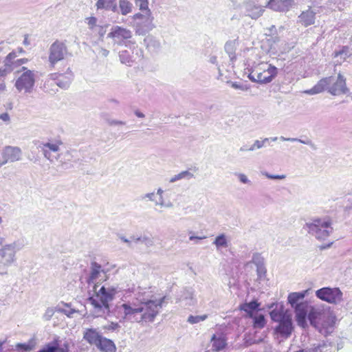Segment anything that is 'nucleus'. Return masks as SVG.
<instances>
[{
    "label": "nucleus",
    "mask_w": 352,
    "mask_h": 352,
    "mask_svg": "<svg viewBox=\"0 0 352 352\" xmlns=\"http://www.w3.org/2000/svg\"><path fill=\"white\" fill-rule=\"evenodd\" d=\"M148 288L133 285L125 290L122 302L115 308V315L120 322H152L159 314L166 299H153Z\"/></svg>",
    "instance_id": "f257e3e1"
},
{
    "label": "nucleus",
    "mask_w": 352,
    "mask_h": 352,
    "mask_svg": "<svg viewBox=\"0 0 352 352\" xmlns=\"http://www.w3.org/2000/svg\"><path fill=\"white\" fill-rule=\"evenodd\" d=\"M327 90L333 96H339L347 94L349 89L346 87V80L339 74L335 76H329L320 80L311 89L304 91L308 95H315Z\"/></svg>",
    "instance_id": "f03ea898"
},
{
    "label": "nucleus",
    "mask_w": 352,
    "mask_h": 352,
    "mask_svg": "<svg viewBox=\"0 0 352 352\" xmlns=\"http://www.w3.org/2000/svg\"><path fill=\"white\" fill-rule=\"evenodd\" d=\"M94 295L89 297V300L96 309L102 311V314L109 313L110 311L109 302H111L118 292V288L114 286H100L93 285L92 289H89V293Z\"/></svg>",
    "instance_id": "7ed1b4c3"
},
{
    "label": "nucleus",
    "mask_w": 352,
    "mask_h": 352,
    "mask_svg": "<svg viewBox=\"0 0 352 352\" xmlns=\"http://www.w3.org/2000/svg\"><path fill=\"white\" fill-rule=\"evenodd\" d=\"M309 289L300 292H292L287 297L288 303L294 309L298 325L303 328L307 326V318L309 310L308 302L303 301V299L309 294Z\"/></svg>",
    "instance_id": "20e7f679"
},
{
    "label": "nucleus",
    "mask_w": 352,
    "mask_h": 352,
    "mask_svg": "<svg viewBox=\"0 0 352 352\" xmlns=\"http://www.w3.org/2000/svg\"><path fill=\"white\" fill-rule=\"evenodd\" d=\"M249 71V79L261 84L271 82L278 74V69L267 62L255 64Z\"/></svg>",
    "instance_id": "39448f33"
},
{
    "label": "nucleus",
    "mask_w": 352,
    "mask_h": 352,
    "mask_svg": "<svg viewBox=\"0 0 352 352\" xmlns=\"http://www.w3.org/2000/svg\"><path fill=\"white\" fill-rule=\"evenodd\" d=\"M308 233L318 241L326 240L333 232L332 221L329 217L314 218L305 225Z\"/></svg>",
    "instance_id": "423d86ee"
},
{
    "label": "nucleus",
    "mask_w": 352,
    "mask_h": 352,
    "mask_svg": "<svg viewBox=\"0 0 352 352\" xmlns=\"http://www.w3.org/2000/svg\"><path fill=\"white\" fill-rule=\"evenodd\" d=\"M22 72L16 78L14 87L17 91L23 94H31L34 87L36 81V74L34 71L28 69L25 67H22L20 71Z\"/></svg>",
    "instance_id": "0eeeda50"
},
{
    "label": "nucleus",
    "mask_w": 352,
    "mask_h": 352,
    "mask_svg": "<svg viewBox=\"0 0 352 352\" xmlns=\"http://www.w3.org/2000/svg\"><path fill=\"white\" fill-rule=\"evenodd\" d=\"M71 56L65 42L56 40L49 47L48 62L50 68H54L56 64Z\"/></svg>",
    "instance_id": "6e6552de"
},
{
    "label": "nucleus",
    "mask_w": 352,
    "mask_h": 352,
    "mask_svg": "<svg viewBox=\"0 0 352 352\" xmlns=\"http://www.w3.org/2000/svg\"><path fill=\"white\" fill-rule=\"evenodd\" d=\"M316 296L330 304L339 305L343 302V293L338 287H322L316 292Z\"/></svg>",
    "instance_id": "1a4fd4ad"
},
{
    "label": "nucleus",
    "mask_w": 352,
    "mask_h": 352,
    "mask_svg": "<svg viewBox=\"0 0 352 352\" xmlns=\"http://www.w3.org/2000/svg\"><path fill=\"white\" fill-rule=\"evenodd\" d=\"M37 148L40 150L44 157L50 161L54 162V160H57L60 155L58 152L60 151V146L62 144L60 141H50L47 142H38Z\"/></svg>",
    "instance_id": "9d476101"
},
{
    "label": "nucleus",
    "mask_w": 352,
    "mask_h": 352,
    "mask_svg": "<svg viewBox=\"0 0 352 352\" xmlns=\"http://www.w3.org/2000/svg\"><path fill=\"white\" fill-rule=\"evenodd\" d=\"M16 243L6 244L0 248V263L3 266H10L16 261L17 250Z\"/></svg>",
    "instance_id": "9b49d317"
},
{
    "label": "nucleus",
    "mask_w": 352,
    "mask_h": 352,
    "mask_svg": "<svg viewBox=\"0 0 352 352\" xmlns=\"http://www.w3.org/2000/svg\"><path fill=\"white\" fill-rule=\"evenodd\" d=\"M175 302L184 307L195 306L197 303V298L195 290L190 287L184 288L177 296Z\"/></svg>",
    "instance_id": "f8f14e48"
},
{
    "label": "nucleus",
    "mask_w": 352,
    "mask_h": 352,
    "mask_svg": "<svg viewBox=\"0 0 352 352\" xmlns=\"http://www.w3.org/2000/svg\"><path fill=\"white\" fill-rule=\"evenodd\" d=\"M106 278V273L102 268V266L96 262L91 263V271L87 279L89 289H92L93 285L97 284L100 285V283L105 280Z\"/></svg>",
    "instance_id": "ddd939ff"
},
{
    "label": "nucleus",
    "mask_w": 352,
    "mask_h": 352,
    "mask_svg": "<svg viewBox=\"0 0 352 352\" xmlns=\"http://www.w3.org/2000/svg\"><path fill=\"white\" fill-rule=\"evenodd\" d=\"M2 161L0 167L8 162H14L21 159L22 151L18 146H6L1 151Z\"/></svg>",
    "instance_id": "4468645a"
},
{
    "label": "nucleus",
    "mask_w": 352,
    "mask_h": 352,
    "mask_svg": "<svg viewBox=\"0 0 352 352\" xmlns=\"http://www.w3.org/2000/svg\"><path fill=\"white\" fill-rule=\"evenodd\" d=\"M324 316V318L322 319L321 322H319V324L316 329H317L322 335L327 336L332 333L335 329L336 317L330 312H327L326 316Z\"/></svg>",
    "instance_id": "2eb2a0df"
},
{
    "label": "nucleus",
    "mask_w": 352,
    "mask_h": 352,
    "mask_svg": "<svg viewBox=\"0 0 352 352\" xmlns=\"http://www.w3.org/2000/svg\"><path fill=\"white\" fill-rule=\"evenodd\" d=\"M108 37L111 38L116 43L122 45L125 40L132 37V32L126 28L116 25L111 28Z\"/></svg>",
    "instance_id": "dca6fc26"
},
{
    "label": "nucleus",
    "mask_w": 352,
    "mask_h": 352,
    "mask_svg": "<svg viewBox=\"0 0 352 352\" xmlns=\"http://www.w3.org/2000/svg\"><path fill=\"white\" fill-rule=\"evenodd\" d=\"M294 6V0H270L267 6L276 12H286Z\"/></svg>",
    "instance_id": "f3484780"
},
{
    "label": "nucleus",
    "mask_w": 352,
    "mask_h": 352,
    "mask_svg": "<svg viewBox=\"0 0 352 352\" xmlns=\"http://www.w3.org/2000/svg\"><path fill=\"white\" fill-rule=\"evenodd\" d=\"M275 327V332L283 338H288L293 331V324L291 316L284 320L278 322Z\"/></svg>",
    "instance_id": "a211bd4d"
},
{
    "label": "nucleus",
    "mask_w": 352,
    "mask_h": 352,
    "mask_svg": "<svg viewBox=\"0 0 352 352\" xmlns=\"http://www.w3.org/2000/svg\"><path fill=\"white\" fill-rule=\"evenodd\" d=\"M243 7L244 8L247 14L254 19H256L260 17L264 11L263 7L257 5L254 1L251 0L244 1Z\"/></svg>",
    "instance_id": "6ab92c4d"
},
{
    "label": "nucleus",
    "mask_w": 352,
    "mask_h": 352,
    "mask_svg": "<svg viewBox=\"0 0 352 352\" xmlns=\"http://www.w3.org/2000/svg\"><path fill=\"white\" fill-rule=\"evenodd\" d=\"M327 312L323 311L319 307H311L309 310L307 318L310 322V324L316 328L319 324V321L324 318V316H326Z\"/></svg>",
    "instance_id": "aec40b11"
},
{
    "label": "nucleus",
    "mask_w": 352,
    "mask_h": 352,
    "mask_svg": "<svg viewBox=\"0 0 352 352\" xmlns=\"http://www.w3.org/2000/svg\"><path fill=\"white\" fill-rule=\"evenodd\" d=\"M153 18L151 16H146V19L135 24V32L139 35H144L153 28L152 23Z\"/></svg>",
    "instance_id": "412c9836"
},
{
    "label": "nucleus",
    "mask_w": 352,
    "mask_h": 352,
    "mask_svg": "<svg viewBox=\"0 0 352 352\" xmlns=\"http://www.w3.org/2000/svg\"><path fill=\"white\" fill-rule=\"evenodd\" d=\"M102 338V335L96 329H87L83 333V338L90 344L96 346Z\"/></svg>",
    "instance_id": "4be33fe9"
},
{
    "label": "nucleus",
    "mask_w": 352,
    "mask_h": 352,
    "mask_svg": "<svg viewBox=\"0 0 352 352\" xmlns=\"http://www.w3.org/2000/svg\"><path fill=\"white\" fill-rule=\"evenodd\" d=\"M270 315L271 319L276 322H281L291 316L284 310L283 305H280V307L276 306L273 310L270 311Z\"/></svg>",
    "instance_id": "5701e85b"
},
{
    "label": "nucleus",
    "mask_w": 352,
    "mask_h": 352,
    "mask_svg": "<svg viewBox=\"0 0 352 352\" xmlns=\"http://www.w3.org/2000/svg\"><path fill=\"white\" fill-rule=\"evenodd\" d=\"M298 19L304 26L311 25L315 22V12L310 9L303 11L298 16Z\"/></svg>",
    "instance_id": "b1692460"
},
{
    "label": "nucleus",
    "mask_w": 352,
    "mask_h": 352,
    "mask_svg": "<svg viewBox=\"0 0 352 352\" xmlns=\"http://www.w3.org/2000/svg\"><path fill=\"white\" fill-rule=\"evenodd\" d=\"M96 6L98 10L104 9L113 12H118L116 0H98Z\"/></svg>",
    "instance_id": "393cba45"
},
{
    "label": "nucleus",
    "mask_w": 352,
    "mask_h": 352,
    "mask_svg": "<svg viewBox=\"0 0 352 352\" xmlns=\"http://www.w3.org/2000/svg\"><path fill=\"white\" fill-rule=\"evenodd\" d=\"M96 347L104 352H116V346L113 341L102 337Z\"/></svg>",
    "instance_id": "a878e982"
},
{
    "label": "nucleus",
    "mask_w": 352,
    "mask_h": 352,
    "mask_svg": "<svg viewBox=\"0 0 352 352\" xmlns=\"http://www.w3.org/2000/svg\"><path fill=\"white\" fill-rule=\"evenodd\" d=\"M212 349L214 351L219 352L223 350L226 346V340L224 336H220L217 337L213 335L211 338Z\"/></svg>",
    "instance_id": "bb28decb"
},
{
    "label": "nucleus",
    "mask_w": 352,
    "mask_h": 352,
    "mask_svg": "<svg viewBox=\"0 0 352 352\" xmlns=\"http://www.w3.org/2000/svg\"><path fill=\"white\" fill-rule=\"evenodd\" d=\"M260 304L256 300L245 302L240 305V309L245 311L250 318H253L254 311H256Z\"/></svg>",
    "instance_id": "cd10ccee"
},
{
    "label": "nucleus",
    "mask_w": 352,
    "mask_h": 352,
    "mask_svg": "<svg viewBox=\"0 0 352 352\" xmlns=\"http://www.w3.org/2000/svg\"><path fill=\"white\" fill-rule=\"evenodd\" d=\"M118 12L122 15H127L133 10V4L129 0H119Z\"/></svg>",
    "instance_id": "c85d7f7f"
},
{
    "label": "nucleus",
    "mask_w": 352,
    "mask_h": 352,
    "mask_svg": "<svg viewBox=\"0 0 352 352\" xmlns=\"http://www.w3.org/2000/svg\"><path fill=\"white\" fill-rule=\"evenodd\" d=\"M236 41H229L225 45V51L228 54L230 59L232 62L236 60Z\"/></svg>",
    "instance_id": "c756f323"
},
{
    "label": "nucleus",
    "mask_w": 352,
    "mask_h": 352,
    "mask_svg": "<svg viewBox=\"0 0 352 352\" xmlns=\"http://www.w3.org/2000/svg\"><path fill=\"white\" fill-rule=\"evenodd\" d=\"M192 178H194V175L192 173L188 170H184L170 177L169 182L174 183L181 179L190 180Z\"/></svg>",
    "instance_id": "7c9ffc66"
},
{
    "label": "nucleus",
    "mask_w": 352,
    "mask_h": 352,
    "mask_svg": "<svg viewBox=\"0 0 352 352\" xmlns=\"http://www.w3.org/2000/svg\"><path fill=\"white\" fill-rule=\"evenodd\" d=\"M119 57L121 63L128 66H131L133 63V59L131 55V52L129 50H122L120 52Z\"/></svg>",
    "instance_id": "2f4dec72"
},
{
    "label": "nucleus",
    "mask_w": 352,
    "mask_h": 352,
    "mask_svg": "<svg viewBox=\"0 0 352 352\" xmlns=\"http://www.w3.org/2000/svg\"><path fill=\"white\" fill-rule=\"evenodd\" d=\"M280 140L282 141H287V142H297L304 144H307L310 146L313 149H316V146L315 144L309 139L307 138L306 140H302L297 138H285L284 136H280Z\"/></svg>",
    "instance_id": "473e14b6"
},
{
    "label": "nucleus",
    "mask_w": 352,
    "mask_h": 352,
    "mask_svg": "<svg viewBox=\"0 0 352 352\" xmlns=\"http://www.w3.org/2000/svg\"><path fill=\"white\" fill-rule=\"evenodd\" d=\"M213 244L215 245L217 250L221 248H228V241L226 238V236L225 234H221L217 236Z\"/></svg>",
    "instance_id": "72a5a7b5"
},
{
    "label": "nucleus",
    "mask_w": 352,
    "mask_h": 352,
    "mask_svg": "<svg viewBox=\"0 0 352 352\" xmlns=\"http://www.w3.org/2000/svg\"><path fill=\"white\" fill-rule=\"evenodd\" d=\"M35 346V342L32 340H30L28 343H17L15 346L16 349L22 351H31Z\"/></svg>",
    "instance_id": "f704fd0d"
},
{
    "label": "nucleus",
    "mask_w": 352,
    "mask_h": 352,
    "mask_svg": "<svg viewBox=\"0 0 352 352\" xmlns=\"http://www.w3.org/2000/svg\"><path fill=\"white\" fill-rule=\"evenodd\" d=\"M208 318V314H203L199 316L190 315L187 318V322L190 324H195L206 320Z\"/></svg>",
    "instance_id": "c9c22d12"
},
{
    "label": "nucleus",
    "mask_w": 352,
    "mask_h": 352,
    "mask_svg": "<svg viewBox=\"0 0 352 352\" xmlns=\"http://www.w3.org/2000/svg\"><path fill=\"white\" fill-rule=\"evenodd\" d=\"M16 52H10L6 58L5 60V66L6 69L8 71H12L13 68L12 67V63H14V60H16Z\"/></svg>",
    "instance_id": "e433bc0d"
},
{
    "label": "nucleus",
    "mask_w": 352,
    "mask_h": 352,
    "mask_svg": "<svg viewBox=\"0 0 352 352\" xmlns=\"http://www.w3.org/2000/svg\"><path fill=\"white\" fill-rule=\"evenodd\" d=\"M254 327L261 329L265 325L266 321L263 314L253 315Z\"/></svg>",
    "instance_id": "4c0bfd02"
},
{
    "label": "nucleus",
    "mask_w": 352,
    "mask_h": 352,
    "mask_svg": "<svg viewBox=\"0 0 352 352\" xmlns=\"http://www.w3.org/2000/svg\"><path fill=\"white\" fill-rule=\"evenodd\" d=\"M135 4L140 8V10L143 12H146L147 14H151V11L148 9V0H135Z\"/></svg>",
    "instance_id": "58836bf2"
},
{
    "label": "nucleus",
    "mask_w": 352,
    "mask_h": 352,
    "mask_svg": "<svg viewBox=\"0 0 352 352\" xmlns=\"http://www.w3.org/2000/svg\"><path fill=\"white\" fill-rule=\"evenodd\" d=\"M86 23L88 25V28L91 31H94V30L98 26L97 21L98 19L95 16H89L85 19Z\"/></svg>",
    "instance_id": "ea45409f"
},
{
    "label": "nucleus",
    "mask_w": 352,
    "mask_h": 352,
    "mask_svg": "<svg viewBox=\"0 0 352 352\" xmlns=\"http://www.w3.org/2000/svg\"><path fill=\"white\" fill-rule=\"evenodd\" d=\"M267 30L269 33L266 32L265 34L267 36H270V38H269L268 40L270 41V39H272L273 40L274 43L278 42L279 41L278 36L277 35L273 36V35L276 34V28L275 25H272L270 28L267 29Z\"/></svg>",
    "instance_id": "a19ab883"
},
{
    "label": "nucleus",
    "mask_w": 352,
    "mask_h": 352,
    "mask_svg": "<svg viewBox=\"0 0 352 352\" xmlns=\"http://www.w3.org/2000/svg\"><path fill=\"white\" fill-rule=\"evenodd\" d=\"M137 240H140V242L147 247H151L153 245V239L147 236H140L137 238Z\"/></svg>",
    "instance_id": "79ce46f5"
},
{
    "label": "nucleus",
    "mask_w": 352,
    "mask_h": 352,
    "mask_svg": "<svg viewBox=\"0 0 352 352\" xmlns=\"http://www.w3.org/2000/svg\"><path fill=\"white\" fill-rule=\"evenodd\" d=\"M234 175L238 177L240 182L244 184H251V181L248 178V177L241 173H235Z\"/></svg>",
    "instance_id": "37998d69"
},
{
    "label": "nucleus",
    "mask_w": 352,
    "mask_h": 352,
    "mask_svg": "<svg viewBox=\"0 0 352 352\" xmlns=\"http://www.w3.org/2000/svg\"><path fill=\"white\" fill-rule=\"evenodd\" d=\"M261 174L271 179H284L286 177L285 175H272L265 171L261 172Z\"/></svg>",
    "instance_id": "c03bdc74"
},
{
    "label": "nucleus",
    "mask_w": 352,
    "mask_h": 352,
    "mask_svg": "<svg viewBox=\"0 0 352 352\" xmlns=\"http://www.w3.org/2000/svg\"><path fill=\"white\" fill-rule=\"evenodd\" d=\"M107 123L109 126H124L126 124V122L115 119H108L107 120Z\"/></svg>",
    "instance_id": "a18cd8bd"
},
{
    "label": "nucleus",
    "mask_w": 352,
    "mask_h": 352,
    "mask_svg": "<svg viewBox=\"0 0 352 352\" xmlns=\"http://www.w3.org/2000/svg\"><path fill=\"white\" fill-rule=\"evenodd\" d=\"M54 312H55V310L54 308L52 307H48L44 315H43V318L46 320H50L52 317L54 316Z\"/></svg>",
    "instance_id": "49530a36"
},
{
    "label": "nucleus",
    "mask_w": 352,
    "mask_h": 352,
    "mask_svg": "<svg viewBox=\"0 0 352 352\" xmlns=\"http://www.w3.org/2000/svg\"><path fill=\"white\" fill-rule=\"evenodd\" d=\"M28 62V58H19V59H16V60L14 61V63H12V68H13V70L16 68L17 67H19L23 64H25Z\"/></svg>",
    "instance_id": "de8ad7c7"
},
{
    "label": "nucleus",
    "mask_w": 352,
    "mask_h": 352,
    "mask_svg": "<svg viewBox=\"0 0 352 352\" xmlns=\"http://www.w3.org/2000/svg\"><path fill=\"white\" fill-rule=\"evenodd\" d=\"M252 262L254 263L256 267L263 265V259L258 254L253 255Z\"/></svg>",
    "instance_id": "09e8293b"
},
{
    "label": "nucleus",
    "mask_w": 352,
    "mask_h": 352,
    "mask_svg": "<svg viewBox=\"0 0 352 352\" xmlns=\"http://www.w3.org/2000/svg\"><path fill=\"white\" fill-rule=\"evenodd\" d=\"M264 146L263 142L261 140H256L254 141V144L250 146V150H253V151L256 149H260Z\"/></svg>",
    "instance_id": "8fccbe9b"
},
{
    "label": "nucleus",
    "mask_w": 352,
    "mask_h": 352,
    "mask_svg": "<svg viewBox=\"0 0 352 352\" xmlns=\"http://www.w3.org/2000/svg\"><path fill=\"white\" fill-rule=\"evenodd\" d=\"M340 56L343 60H344L346 57H348V52L346 48H343L342 50L336 53L335 57L337 58Z\"/></svg>",
    "instance_id": "3c124183"
},
{
    "label": "nucleus",
    "mask_w": 352,
    "mask_h": 352,
    "mask_svg": "<svg viewBox=\"0 0 352 352\" xmlns=\"http://www.w3.org/2000/svg\"><path fill=\"white\" fill-rule=\"evenodd\" d=\"M94 31L97 32L100 37H103L106 33V26L98 25Z\"/></svg>",
    "instance_id": "603ef678"
},
{
    "label": "nucleus",
    "mask_w": 352,
    "mask_h": 352,
    "mask_svg": "<svg viewBox=\"0 0 352 352\" xmlns=\"http://www.w3.org/2000/svg\"><path fill=\"white\" fill-rule=\"evenodd\" d=\"M155 206H160L161 207H166L170 208L173 206V204L170 202L168 204H165L163 197H160V201L155 202Z\"/></svg>",
    "instance_id": "864d4df0"
},
{
    "label": "nucleus",
    "mask_w": 352,
    "mask_h": 352,
    "mask_svg": "<svg viewBox=\"0 0 352 352\" xmlns=\"http://www.w3.org/2000/svg\"><path fill=\"white\" fill-rule=\"evenodd\" d=\"M146 16H151V14H147L146 12L144 14L137 13L133 15V18L134 20H141L142 21L146 19Z\"/></svg>",
    "instance_id": "5fc2aeb1"
},
{
    "label": "nucleus",
    "mask_w": 352,
    "mask_h": 352,
    "mask_svg": "<svg viewBox=\"0 0 352 352\" xmlns=\"http://www.w3.org/2000/svg\"><path fill=\"white\" fill-rule=\"evenodd\" d=\"M69 83H70L69 79L67 80L65 82H62L60 80V79H58V81H57V85L60 87L65 88V89L69 87Z\"/></svg>",
    "instance_id": "6e6d98bb"
},
{
    "label": "nucleus",
    "mask_w": 352,
    "mask_h": 352,
    "mask_svg": "<svg viewBox=\"0 0 352 352\" xmlns=\"http://www.w3.org/2000/svg\"><path fill=\"white\" fill-rule=\"evenodd\" d=\"M120 327L118 322H111L110 324L105 327V329H107L108 330L114 331V330L118 329Z\"/></svg>",
    "instance_id": "4d7b16f0"
},
{
    "label": "nucleus",
    "mask_w": 352,
    "mask_h": 352,
    "mask_svg": "<svg viewBox=\"0 0 352 352\" xmlns=\"http://www.w3.org/2000/svg\"><path fill=\"white\" fill-rule=\"evenodd\" d=\"M265 273H266V270H265V267L263 265L257 267V274L259 277L264 276L265 274Z\"/></svg>",
    "instance_id": "13d9d810"
},
{
    "label": "nucleus",
    "mask_w": 352,
    "mask_h": 352,
    "mask_svg": "<svg viewBox=\"0 0 352 352\" xmlns=\"http://www.w3.org/2000/svg\"><path fill=\"white\" fill-rule=\"evenodd\" d=\"M56 311L61 312V313H64L65 315H67L69 317H71L72 315L76 312V311L74 309H70V310L67 311V310L62 309L60 308L57 309Z\"/></svg>",
    "instance_id": "bf43d9fd"
},
{
    "label": "nucleus",
    "mask_w": 352,
    "mask_h": 352,
    "mask_svg": "<svg viewBox=\"0 0 352 352\" xmlns=\"http://www.w3.org/2000/svg\"><path fill=\"white\" fill-rule=\"evenodd\" d=\"M146 198L148 199L150 201H153L155 200L154 199V198H155V192H153L146 193V194H145L144 195H143L142 197V199H144Z\"/></svg>",
    "instance_id": "052dcab7"
},
{
    "label": "nucleus",
    "mask_w": 352,
    "mask_h": 352,
    "mask_svg": "<svg viewBox=\"0 0 352 352\" xmlns=\"http://www.w3.org/2000/svg\"><path fill=\"white\" fill-rule=\"evenodd\" d=\"M232 87L236 89H241V90H247L248 89L247 87H245L244 86L239 85L236 82H233L232 84Z\"/></svg>",
    "instance_id": "680f3d73"
},
{
    "label": "nucleus",
    "mask_w": 352,
    "mask_h": 352,
    "mask_svg": "<svg viewBox=\"0 0 352 352\" xmlns=\"http://www.w3.org/2000/svg\"><path fill=\"white\" fill-rule=\"evenodd\" d=\"M109 52L104 48H100L98 52V54L103 57H107L109 55Z\"/></svg>",
    "instance_id": "e2e57ef3"
},
{
    "label": "nucleus",
    "mask_w": 352,
    "mask_h": 352,
    "mask_svg": "<svg viewBox=\"0 0 352 352\" xmlns=\"http://www.w3.org/2000/svg\"><path fill=\"white\" fill-rule=\"evenodd\" d=\"M278 140V138L277 137H274V138H263L261 140V141L263 142V145L265 146V144L268 142L270 140H272L273 142H275Z\"/></svg>",
    "instance_id": "0e129e2a"
},
{
    "label": "nucleus",
    "mask_w": 352,
    "mask_h": 352,
    "mask_svg": "<svg viewBox=\"0 0 352 352\" xmlns=\"http://www.w3.org/2000/svg\"><path fill=\"white\" fill-rule=\"evenodd\" d=\"M0 119H1L4 122H6L10 120V116L7 113H3L0 115Z\"/></svg>",
    "instance_id": "69168bd1"
},
{
    "label": "nucleus",
    "mask_w": 352,
    "mask_h": 352,
    "mask_svg": "<svg viewBox=\"0 0 352 352\" xmlns=\"http://www.w3.org/2000/svg\"><path fill=\"white\" fill-rule=\"evenodd\" d=\"M120 239L124 242V243H126L129 247H131V241L128 239H126V237L123 236H120Z\"/></svg>",
    "instance_id": "338daca9"
},
{
    "label": "nucleus",
    "mask_w": 352,
    "mask_h": 352,
    "mask_svg": "<svg viewBox=\"0 0 352 352\" xmlns=\"http://www.w3.org/2000/svg\"><path fill=\"white\" fill-rule=\"evenodd\" d=\"M240 151H253V150H250V146L248 147L247 145H243L239 148Z\"/></svg>",
    "instance_id": "774afa93"
}]
</instances>
